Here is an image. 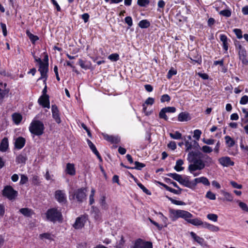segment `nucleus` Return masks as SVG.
<instances>
[{
	"instance_id": "nucleus-31",
	"label": "nucleus",
	"mask_w": 248,
	"mask_h": 248,
	"mask_svg": "<svg viewBox=\"0 0 248 248\" xmlns=\"http://www.w3.org/2000/svg\"><path fill=\"white\" fill-rule=\"evenodd\" d=\"M150 26V23L146 19H144L140 21L139 23V26L142 28H147Z\"/></svg>"
},
{
	"instance_id": "nucleus-43",
	"label": "nucleus",
	"mask_w": 248,
	"mask_h": 248,
	"mask_svg": "<svg viewBox=\"0 0 248 248\" xmlns=\"http://www.w3.org/2000/svg\"><path fill=\"white\" fill-rule=\"evenodd\" d=\"M219 14L225 17H229L231 16V12L230 10L226 9L221 11L219 12Z\"/></svg>"
},
{
	"instance_id": "nucleus-4",
	"label": "nucleus",
	"mask_w": 248,
	"mask_h": 248,
	"mask_svg": "<svg viewBox=\"0 0 248 248\" xmlns=\"http://www.w3.org/2000/svg\"><path fill=\"white\" fill-rule=\"evenodd\" d=\"M46 217L47 220L55 222L62 220V215L61 212L56 208H53L48 209L46 213Z\"/></svg>"
},
{
	"instance_id": "nucleus-63",
	"label": "nucleus",
	"mask_w": 248,
	"mask_h": 248,
	"mask_svg": "<svg viewBox=\"0 0 248 248\" xmlns=\"http://www.w3.org/2000/svg\"><path fill=\"white\" fill-rule=\"evenodd\" d=\"M0 26L2 30V33L3 35L4 36H6L7 35V31L6 25L4 23H1Z\"/></svg>"
},
{
	"instance_id": "nucleus-16",
	"label": "nucleus",
	"mask_w": 248,
	"mask_h": 248,
	"mask_svg": "<svg viewBox=\"0 0 248 248\" xmlns=\"http://www.w3.org/2000/svg\"><path fill=\"white\" fill-rule=\"evenodd\" d=\"M26 142L25 139L22 137H19L16 139L15 142V147L17 149H22L25 145Z\"/></svg>"
},
{
	"instance_id": "nucleus-52",
	"label": "nucleus",
	"mask_w": 248,
	"mask_h": 248,
	"mask_svg": "<svg viewBox=\"0 0 248 248\" xmlns=\"http://www.w3.org/2000/svg\"><path fill=\"white\" fill-rule=\"evenodd\" d=\"M170 100V97L168 94H165L161 96L160 101L162 103L165 102H169Z\"/></svg>"
},
{
	"instance_id": "nucleus-38",
	"label": "nucleus",
	"mask_w": 248,
	"mask_h": 248,
	"mask_svg": "<svg viewBox=\"0 0 248 248\" xmlns=\"http://www.w3.org/2000/svg\"><path fill=\"white\" fill-rule=\"evenodd\" d=\"M108 59L112 62H116L119 59V55L117 53H113L109 55Z\"/></svg>"
},
{
	"instance_id": "nucleus-55",
	"label": "nucleus",
	"mask_w": 248,
	"mask_h": 248,
	"mask_svg": "<svg viewBox=\"0 0 248 248\" xmlns=\"http://www.w3.org/2000/svg\"><path fill=\"white\" fill-rule=\"evenodd\" d=\"M28 181V177L24 174H21L20 184L21 185H23V184H26Z\"/></svg>"
},
{
	"instance_id": "nucleus-14",
	"label": "nucleus",
	"mask_w": 248,
	"mask_h": 248,
	"mask_svg": "<svg viewBox=\"0 0 248 248\" xmlns=\"http://www.w3.org/2000/svg\"><path fill=\"white\" fill-rule=\"evenodd\" d=\"M218 161L224 167L232 166L234 164L231 158L228 156L222 157L218 159Z\"/></svg>"
},
{
	"instance_id": "nucleus-41",
	"label": "nucleus",
	"mask_w": 248,
	"mask_h": 248,
	"mask_svg": "<svg viewBox=\"0 0 248 248\" xmlns=\"http://www.w3.org/2000/svg\"><path fill=\"white\" fill-rule=\"evenodd\" d=\"M207 218L210 220L217 222V220L218 217L216 214H209L207 215Z\"/></svg>"
},
{
	"instance_id": "nucleus-9",
	"label": "nucleus",
	"mask_w": 248,
	"mask_h": 248,
	"mask_svg": "<svg viewBox=\"0 0 248 248\" xmlns=\"http://www.w3.org/2000/svg\"><path fill=\"white\" fill-rule=\"evenodd\" d=\"M55 198L57 202L62 204H65L67 202L66 195L63 190H56L55 192Z\"/></svg>"
},
{
	"instance_id": "nucleus-54",
	"label": "nucleus",
	"mask_w": 248,
	"mask_h": 248,
	"mask_svg": "<svg viewBox=\"0 0 248 248\" xmlns=\"http://www.w3.org/2000/svg\"><path fill=\"white\" fill-rule=\"evenodd\" d=\"M248 103V96L245 95L243 96L240 100V104L241 105H245Z\"/></svg>"
},
{
	"instance_id": "nucleus-21",
	"label": "nucleus",
	"mask_w": 248,
	"mask_h": 248,
	"mask_svg": "<svg viewBox=\"0 0 248 248\" xmlns=\"http://www.w3.org/2000/svg\"><path fill=\"white\" fill-rule=\"evenodd\" d=\"M190 234L194 240L200 245L203 246L205 244V241L204 239L198 236L195 232H190Z\"/></svg>"
},
{
	"instance_id": "nucleus-33",
	"label": "nucleus",
	"mask_w": 248,
	"mask_h": 248,
	"mask_svg": "<svg viewBox=\"0 0 248 248\" xmlns=\"http://www.w3.org/2000/svg\"><path fill=\"white\" fill-rule=\"evenodd\" d=\"M94 219L97 221H100L101 220V213L98 209H96L93 211L92 213Z\"/></svg>"
},
{
	"instance_id": "nucleus-48",
	"label": "nucleus",
	"mask_w": 248,
	"mask_h": 248,
	"mask_svg": "<svg viewBox=\"0 0 248 248\" xmlns=\"http://www.w3.org/2000/svg\"><path fill=\"white\" fill-rule=\"evenodd\" d=\"M135 167L133 168V169H137V170H141L142 168L145 166V165L143 163H140L138 161L135 162Z\"/></svg>"
},
{
	"instance_id": "nucleus-37",
	"label": "nucleus",
	"mask_w": 248,
	"mask_h": 248,
	"mask_svg": "<svg viewBox=\"0 0 248 248\" xmlns=\"http://www.w3.org/2000/svg\"><path fill=\"white\" fill-rule=\"evenodd\" d=\"M95 192V189L92 188L91 189V194L89 196V203L90 205L93 204L94 202L93 197L94 196Z\"/></svg>"
},
{
	"instance_id": "nucleus-1",
	"label": "nucleus",
	"mask_w": 248,
	"mask_h": 248,
	"mask_svg": "<svg viewBox=\"0 0 248 248\" xmlns=\"http://www.w3.org/2000/svg\"><path fill=\"white\" fill-rule=\"evenodd\" d=\"M187 160L191 163L188 166V170L192 172L197 170H201L206 165H209L213 162L211 157L200 151L189 152L187 155Z\"/></svg>"
},
{
	"instance_id": "nucleus-50",
	"label": "nucleus",
	"mask_w": 248,
	"mask_h": 248,
	"mask_svg": "<svg viewBox=\"0 0 248 248\" xmlns=\"http://www.w3.org/2000/svg\"><path fill=\"white\" fill-rule=\"evenodd\" d=\"M233 31L238 39H241L243 37L242 32L240 29H234Z\"/></svg>"
},
{
	"instance_id": "nucleus-24",
	"label": "nucleus",
	"mask_w": 248,
	"mask_h": 248,
	"mask_svg": "<svg viewBox=\"0 0 248 248\" xmlns=\"http://www.w3.org/2000/svg\"><path fill=\"white\" fill-rule=\"evenodd\" d=\"M12 119L14 122L16 124H18L22 119V116L21 114L17 113H14L12 115Z\"/></svg>"
},
{
	"instance_id": "nucleus-18",
	"label": "nucleus",
	"mask_w": 248,
	"mask_h": 248,
	"mask_svg": "<svg viewBox=\"0 0 248 248\" xmlns=\"http://www.w3.org/2000/svg\"><path fill=\"white\" fill-rule=\"evenodd\" d=\"M8 147L9 142L8 138L5 137L1 141L0 144V151L2 152H5L8 149Z\"/></svg>"
},
{
	"instance_id": "nucleus-17",
	"label": "nucleus",
	"mask_w": 248,
	"mask_h": 248,
	"mask_svg": "<svg viewBox=\"0 0 248 248\" xmlns=\"http://www.w3.org/2000/svg\"><path fill=\"white\" fill-rule=\"evenodd\" d=\"M220 40L222 43L223 49L225 52H227L229 45V43L230 42V40L228 39L226 35L223 34L220 35Z\"/></svg>"
},
{
	"instance_id": "nucleus-26",
	"label": "nucleus",
	"mask_w": 248,
	"mask_h": 248,
	"mask_svg": "<svg viewBox=\"0 0 248 248\" xmlns=\"http://www.w3.org/2000/svg\"><path fill=\"white\" fill-rule=\"evenodd\" d=\"M187 222L195 226H200L202 224V221L198 218L194 219L188 218Z\"/></svg>"
},
{
	"instance_id": "nucleus-35",
	"label": "nucleus",
	"mask_w": 248,
	"mask_h": 248,
	"mask_svg": "<svg viewBox=\"0 0 248 248\" xmlns=\"http://www.w3.org/2000/svg\"><path fill=\"white\" fill-rule=\"evenodd\" d=\"M167 175L170 176L173 178L174 180L177 181V182H179L182 176L180 174H178L176 173H169L167 174Z\"/></svg>"
},
{
	"instance_id": "nucleus-20",
	"label": "nucleus",
	"mask_w": 248,
	"mask_h": 248,
	"mask_svg": "<svg viewBox=\"0 0 248 248\" xmlns=\"http://www.w3.org/2000/svg\"><path fill=\"white\" fill-rule=\"evenodd\" d=\"M190 120L189 114L186 112H182L178 116L179 122H186Z\"/></svg>"
},
{
	"instance_id": "nucleus-10",
	"label": "nucleus",
	"mask_w": 248,
	"mask_h": 248,
	"mask_svg": "<svg viewBox=\"0 0 248 248\" xmlns=\"http://www.w3.org/2000/svg\"><path fill=\"white\" fill-rule=\"evenodd\" d=\"M132 248H153V245L151 242H146L139 238L136 240Z\"/></svg>"
},
{
	"instance_id": "nucleus-19",
	"label": "nucleus",
	"mask_w": 248,
	"mask_h": 248,
	"mask_svg": "<svg viewBox=\"0 0 248 248\" xmlns=\"http://www.w3.org/2000/svg\"><path fill=\"white\" fill-rule=\"evenodd\" d=\"M198 183H202L205 186H209L210 185V183L208 179L203 176L195 178L194 180V187L197 185Z\"/></svg>"
},
{
	"instance_id": "nucleus-42",
	"label": "nucleus",
	"mask_w": 248,
	"mask_h": 248,
	"mask_svg": "<svg viewBox=\"0 0 248 248\" xmlns=\"http://www.w3.org/2000/svg\"><path fill=\"white\" fill-rule=\"evenodd\" d=\"M87 143L88 144L91 149V150L92 151V152L93 153H95V152H97L98 151L97 150L95 145L93 144V143L89 140H87Z\"/></svg>"
},
{
	"instance_id": "nucleus-3",
	"label": "nucleus",
	"mask_w": 248,
	"mask_h": 248,
	"mask_svg": "<svg viewBox=\"0 0 248 248\" xmlns=\"http://www.w3.org/2000/svg\"><path fill=\"white\" fill-rule=\"evenodd\" d=\"M170 217L172 221H175L178 218H183L187 221L188 218H191L193 215L188 211L182 210H170Z\"/></svg>"
},
{
	"instance_id": "nucleus-36",
	"label": "nucleus",
	"mask_w": 248,
	"mask_h": 248,
	"mask_svg": "<svg viewBox=\"0 0 248 248\" xmlns=\"http://www.w3.org/2000/svg\"><path fill=\"white\" fill-rule=\"evenodd\" d=\"M170 137L175 140H180L182 138V134L178 131H175L174 133H170Z\"/></svg>"
},
{
	"instance_id": "nucleus-2",
	"label": "nucleus",
	"mask_w": 248,
	"mask_h": 248,
	"mask_svg": "<svg viewBox=\"0 0 248 248\" xmlns=\"http://www.w3.org/2000/svg\"><path fill=\"white\" fill-rule=\"evenodd\" d=\"M45 126L39 120H33L29 126L30 132L34 135L40 136L44 133Z\"/></svg>"
},
{
	"instance_id": "nucleus-62",
	"label": "nucleus",
	"mask_w": 248,
	"mask_h": 248,
	"mask_svg": "<svg viewBox=\"0 0 248 248\" xmlns=\"http://www.w3.org/2000/svg\"><path fill=\"white\" fill-rule=\"evenodd\" d=\"M182 191V189L179 188L178 190H176L175 189H173L170 187V189H169V191L175 194L179 195L181 193V191Z\"/></svg>"
},
{
	"instance_id": "nucleus-6",
	"label": "nucleus",
	"mask_w": 248,
	"mask_h": 248,
	"mask_svg": "<svg viewBox=\"0 0 248 248\" xmlns=\"http://www.w3.org/2000/svg\"><path fill=\"white\" fill-rule=\"evenodd\" d=\"M2 195L9 200H14L17 196V192L10 186H6L2 190Z\"/></svg>"
},
{
	"instance_id": "nucleus-28",
	"label": "nucleus",
	"mask_w": 248,
	"mask_h": 248,
	"mask_svg": "<svg viewBox=\"0 0 248 248\" xmlns=\"http://www.w3.org/2000/svg\"><path fill=\"white\" fill-rule=\"evenodd\" d=\"M26 33L32 44H34L36 41L39 40V37L37 36L32 34L29 30H27Z\"/></svg>"
},
{
	"instance_id": "nucleus-15",
	"label": "nucleus",
	"mask_w": 248,
	"mask_h": 248,
	"mask_svg": "<svg viewBox=\"0 0 248 248\" xmlns=\"http://www.w3.org/2000/svg\"><path fill=\"white\" fill-rule=\"evenodd\" d=\"M179 183L188 188H192L194 187V180L193 181H190L188 176H186L185 178L181 177Z\"/></svg>"
},
{
	"instance_id": "nucleus-60",
	"label": "nucleus",
	"mask_w": 248,
	"mask_h": 248,
	"mask_svg": "<svg viewBox=\"0 0 248 248\" xmlns=\"http://www.w3.org/2000/svg\"><path fill=\"white\" fill-rule=\"evenodd\" d=\"M100 203L103 208H107V205L106 202L105 197L103 196L101 198Z\"/></svg>"
},
{
	"instance_id": "nucleus-34",
	"label": "nucleus",
	"mask_w": 248,
	"mask_h": 248,
	"mask_svg": "<svg viewBox=\"0 0 248 248\" xmlns=\"http://www.w3.org/2000/svg\"><path fill=\"white\" fill-rule=\"evenodd\" d=\"M222 193L224 196L225 200L229 202H232L233 201V196L230 193L225 191H222Z\"/></svg>"
},
{
	"instance_id": "nucleus-8",
	"label": "nucleus",
	"mask_w": 248,
	"mask_h": 248,
	"mask_svg": "<svg viewBox=\"0 0 248 248\" xmlns=\"http://www.w3.org/2000/svg\"><path fill=\"white\" fill-rule=\"evenodd\" d=\"M87 188L82 187L74 191V196L76 197L77 201L79 202H82L84 200L86 199Z\"/></svg>"
},
{
	"instance_id": "nucleus-47",
	"label": "nucleus",
	"mask_w": 248,
	"mask_h": 248,
	"mask_svg": "<svg viewBox=\"0 0 248 248\" xmlns=\"http://www.w3.org/2000/svg\"><path fill=\"white\" fill-rule=\"evenodd\" d=\"M206 197L211 200H216V195L210 191H208L206 194Z\"/></svg>"
},
{
	"instance_id": "nucleus-45",
	"label": "nucleus",
	"mask_w": 248,
	"mask_h": 248,
	"mask_svg": "<svg viewBox=\"0 0 248 248\" xmlns=\"http://www.w3.org/2000/svg\"><path fill=\"white\" fill-rule=\"evenodd\" d=\"M39 237L42 239L45 238L48 240H52L51 235L49 233H44L40 234L39 235Z\"/></svg>"
},
{
	"instance_id": "nucleus-25",
	"label": "nucleus",
	"mask_w": 248,
	"mask_h": 248,
	"mask_svg": "<svg viewBox=\"0 0 248 248\" xmlns=\"http://www.w3.org/2000/svg\"><path fill=\"white\" fill-rule=\"evenodd\" d=\"M78 64L82 68L84 69H89L91 66L90 62H87L81 59L79 60Z\"/></svg>"
},
{
	"instance_id": "nucleus-30",
	"label": "nucleus",
	"mask_w": 248,
	"mask_h": 248,
	"mask_svg": "<svg viewBox=\"0 0 248 248\" xmlns=\"http://www.w3.org/2000/svg\"><path fill=\"white\" fill-rule=\"evenodd\" d=\"M104 138L107 140L111 142V143H117L119 141V139L117 137H115L108 135H104Z\"/></svg>"
},
{
	"instance_id": "nucleus-53",
	"label": "nucleus",
	"mask_w": 248,
	"mask_h": 248,
	"mask_svg": "<svg viewBox=\"0 0 248 248\" xmlns=\"http://www.w3.org/2000/svg\"><path fill=\"white\" fill-rule=\"evenodd\" d=\"M166 112L174 113L176 111V108L173 107H168L163 108Z\"/></svg>"
},
{
	"instance_id": "nucleus-13",
	"label": "nucleus",
	"mask_w": 248,
	"mask_h": 248,
	"mask_svg": "<svg viewBox=\"0 0 248 248\" xmlns=\"http://www.w3.org/2000/svg\"><path fill=\"white\" fill-rule=\"evenodd\" d=\"M51 110L53 118L55 120L57 123H61V120L60 117L59 111L57 106L56 105H52Z\"/></svg>"
},
{
	"instance_id": "nucleus-29",
	"label": "nucleus",
	"mask_w": 248,
	"mask_h": 248,
	"mask_svg": "<svg viewBox=\"0 0 248 248\" xmlns=\"http://www.w3.org/2000/svg\"><path fill=\"white\" fill-rule=\"evenodd\" d=\"M19 212L24 216L29 217L32 215V210L28 208H23L19 210Z\"/></svg>"
},
{
	"instance_id": "nucleus-23",
	"label": "nucleus",
	"mask_w": 248,
	"mask_h": 248,
	"mask_svg": "<svg viewBox=\"0 0 248 248\" xmlns=\"http://www.w3.org/2000/svg\"><path fill=\"white\" fill-rule=\"evenodd\" d=\"M184 164V161L182 159H178L177 160L176 162V165L175 166L174 169L177 171H181L184 170V168L182 167V166Z\"/></svg>"
},
{
	"instance_id": "nucleus-64",
	"label": "nucleus",
	"mask_w": 248,
	"mask_h": 248,
	"mask_svg": "<svg viewBox=\"0 0 248 248\" xmlns=\"http://www.w3.org/2000/svg\"><path fill=\"white\" fill-rule=\"evenodd\" d=\"M168 147L172 150H174L176 148V144L174 141H170L168 144Z\"/></svg>"
},
{
	"instance_id": "nucleus-11",
	"label": "nucleus",
	"mask_w": 248,
	"mask_h": 248,
	"mask_svg": "<svg viewBox=\"0 0 248 248\" xmlns=\"http://www.w3.org/2000/svg\"><path fill=\"white\" fill-rule=\"evenodd\" d=\"M86 218L84 216H81L77 218L73 227L76 229H79L82 228L86 222Z\"/></svg>"
},
{
	"instance_id": "nucleus-49",
	"label": "nucleus",
	"mask_w": 248,
	"mask_h": 248,
	"mask_svg": "<svg viewBox=\"0 0 248 248\" xmlns=\"http://www.w3.org/2000/svg\"><path fill=\"white\" fill-rule=\"evenodd\" d=\"M202 150L205 153H210L213 151L212 148L207 145L203 146L202 148Z\"/></svg>"
},
{
	"instance_id": "nucleus-56",
	"label": "nucleus",
	"mask_w": 248,
	"mask_h": 248,
	"mask_svg": "<svg viewBox=\"0 0 248 248\" xmlns=\"http://www.w3.org/2000/svg\"><path fill=\"white\" fill-rule=\"evenodd\" d=\"M239 206L243 211L248 212V207L245 203L240 202H239Z\"/></svg>"
},
{
	"instance_id": "nucleus-27",
	"label": "nucleus",
	"mask_w": 248,
	"mask_h": 248,
	"mask_svg": "<svg viewBox=\"0 0 248 248\" xmlns=\"http://www.w3.org/2000/svg\"><path fill=\"white\" fill-rule=\"evenodd\" d=\"M26 160V156L22 154L17 155L16 158V162L17 164H25Z\"/></svg>"
},
{
	"instance_id": "nucleus-51",
	"label": "nucleus",
	"mask_w": 248,
	"mask_h": 248,
	"mask_svg": "<svg viewBox=\"0 0 248 248\" xmlns=\"http://www.w3.org/2000/svg\"><path fill=\"white\" fill-rule=\"evenodd\" d=\"M202 134V131L199 129H196L194 131V135L193 137L195 138L197 140H199L200 138L201 135Z\"/></svg>"
},
{
	"instance_id": "nucleus-32",
	"label": "nucleus",
	"mask_w": 248,
	"mask_h": 248,
	"mask_svg": "<svg viewBox=\"0 0 248 248\" xmlns=\"http://www.w3.org/2000/svg\"><path fill=\"white\" fill-rule=\"evenodd\" d=\"M225 140L226 144L229 147H232L235 144L234 140L229 136H225Z\"/></svg>"
},
{
	"instance_id": "nucleus-7",
	"label": "nucleus",
	"mask_w": 248,
	"mask_h": 248,
	"mask_svg": "<svg viewBox=\"0 0 248 248\" xmlns=\"http://www.w3.org/2000/svg\"><path fill=\"white\" fill-rule=\"evenodd\" d=\"M238 57L244 65L248 66V54L246 49L241 45L238 46Z\"/></svg>"
},
{
	"instance_id": "nucleus-5",
	"label": "nucleus",
	"mask_w": 248,
	"mask_h": 248,
	"mask_svg": "<svg viewBox=\"0 0 248 248\" xmlns=\"http://www.w3.org/2000/svg\"><path fill=\"white\" fill-rule=\"evenodd\" d=\"M36 61L39 62L40 66L39 71L41 74V77L38 78V80L44 78V84H46V81L47 79V73L48 70V63H45L43 62L40 58L38 60H36Z\"/></svg>"
},
{
	"instance_id": "nucleus-59",
	"label": "nucleus",
	"mask_w": 248,
	"mask_h": 248,
	"mask_svg": "<svg viewBox=\"0 0 248 248\" xmlns=\"http://www.w3.org/2000/svg\"><path fill=\"white\" fill-rule=\"evenodd\" d=\"M208 230L212 232H217L219 230V228L213 224H210Z\"/></svg>"
},
{
	"instance_id": "nucleus-39",
	"label": "nucleus",
	"mask_w": 248,
	"mask_h": 248,
	"mask_svg": "<svg viewBox=\"0 0 248 248\" xmlns=\"http://www.w3.org/2000/svg\"><path fill=\"white\" fill-rule=\"evenodd\" d=\"M168 199L173 204L178 205H186V203L180 201H177L171 198L168 197Z\"/></svg>"
},
{
	"instance_id": "nucleus-58",
	"label": "nucleus",
	"mask_w": 248,
	"mask_h": 248,
	"mask_svg": "<svg viewBox=\"0 0 248 248\" xmlns=\"http://www.w3.org/2000/svg\"><path fill=\"white\" fill-rule=\"evenodd\" d=\"M230 184L233 188L241 189L243 187L242 185L238 184L236 182L233 181H231Z\"/></svg>"
},
{
	"instance_id": "nucleus-40",
	"label": "nucleus",
	"mask_w": 248,
	"mask_h": 248,
	"mask_svg": "<svg viewBox=\"0 0 248 248\" xmlns=\"http://www.w3.org/2000/svg\"><path fill=\"white\" fill-rule=\"evenodd\" d=\"M166 113L167 112L163 108L162 109H161L159 113V118H161V119H164V120H165L166 121L168 120V117H167V116L166 114Z\"/></svg>"
},
{
	"instance_id": "nucleus-57",
	"label": "nucleus",
	"mask_w": 248,
	"mask_h": 248,
	"mask_svg": "<svg viewBox=\"0 0 248 248\" xmlns=\"http://www.w3.org/2000/svg\"><path fill=\"white\" fill-rule=\"evenodd\" d=\"M215 140L212 139H206L203 138L202 139V141L207 145H212L215 143Z\"/></svg>"
},
{
	"instance_id": "nucleus-44",
	"label": "nucleus",
	"mask_w": 248,
	"mask_h": 248,
	"mask_svg": "<svg viewBox=\"0 0 248 248\" xmlns=\"http://www.w3.org/2000/svg\"><path fill=\"white\" fill-rule=\"evenodd\" d=\"M149 0H138L137 4L141 7H145L149 4Z\"/></svg>"
},
{
	"instance_id": "nucleus-22",
	"label": "nucleus",
	"mask_w": 248,
	"mask_h": 248,
	"mask_svg": "<svg viewBox=\"0 0 248 248\" xmlns=\"http://www.w3.org/2000/svg\"><path fill=\"white\" fill-rule=\"evenodd\" d=\"M65 171L67 174L70 175H74L76 173V170L74 164L67 163L66 164Z\"/></svg>"
},
{
	"instance_id": "nucleus-46",
	"label": "nucleus",
	"mask_w": 248,
	"mask_h": 248,
	"mask_svg": "<svg viewBox=\"0 0 248 248\" xmlns=\"http://www.w3.org/2000/svg\"><path fill=\"white\" fill-rule=\"evenodd\" d=\"M177 74V71L176 70L174 69L173 68H171L168 72L167 74V78L168 79H170L172 76L175 75Z\"/></svg>"
},
{
	"instance_id": "nucleus-12",
	"label": "nucleus",
	"mask_w": 248,
	"mask_h": 248,
	"mask_svg": "<svg viewBox=\"0 0 248 248\" xmlns=\"http://www.w3.org/2000/svg\"><path fill=\"white\" fill-rule=\"evenodd\" d=\"M38 103L44 108H50V103L48 95H41L38 100Z\"/></svg>"
},
{
	"instance_id": "nucleus-61",
	"label": "nucleus",
	"mask_w": 248,
	"mask_h": 248,
	"mask_svg": "<svg viewBox=\"0 0 248 248\" xmlns=\"http://www.w3.org/2000/svg\"><path fill=\"white\" fill-rule=\"evenodd\" d=\"M125 22L129 27L133 25L132 19L131 16H126L124 19Z\"/></svg>"
}]
</instances>
